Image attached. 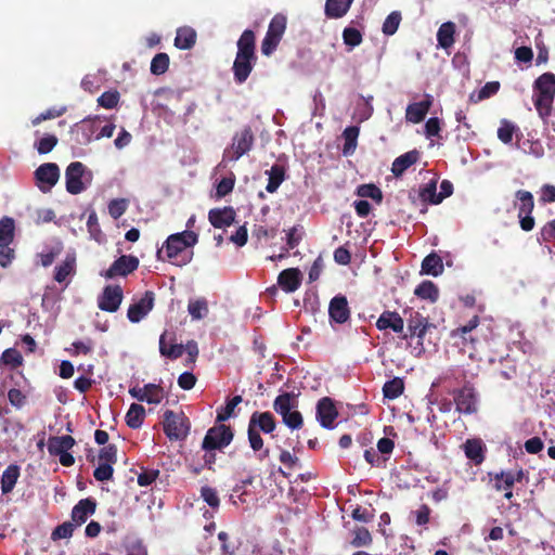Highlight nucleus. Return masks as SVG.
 I'll return each mask as SVG.
<instances>
[{"label": "nucleus", "instance_id": "bb28decb", "mask_svg": "<svg viewBox=\"0 0 555 555\" xmlns=\"http://www.w3.org/2000/svg\"><path fill=\"white\" fill-rule=\"evenodd\" d=\"M420 159V152L417 150L409 151L398 156L391 166V172L395 177H401L405 170L414 165Z\"/></svg>", "mask_w": 555, "mask_h": 555}, {"label": "nucleus", "instance_id": "7ed1b4c3", "mask_svg": "<svg viewBox=\"0 0 555 555\" xmlns=\"http://www.w3.org/2000/svg\"><path fill=\"white\" fill-rule=\"evenodd\" d=\"M276 428V421L271 412H254L248 422V442L250 448L257 452L263 448V439L260 431L263 434H272Z\"/></svg>", "mask_w": 555, "mask_h": 555}, {"label": "nucleus", "instance_id": "cd10ccee", "mask_svg": "<svg viewBox=\"0 0 555 555\" xmlns=\"http://www.w3.org/2000/svg\"><path fill=\"white\" fill-rule=\"evenodd\" d=\"M75 439L69 436H52L48 440V451L51 455L57 456L70 450L75 446Z\"/></svg>", "mask_w": 555, "mask_h": 555}, {"label": "nucleus", "instance_id": "ea45409f", "mask_svg": "<svg viewBox=\"0 0 555 555\" xmlns=\"http://www.w3.org/2000/svg\"><path fill=\"white\" fill-rule=\"evenodd\" d=\"M404 391V382L400 377L387 380L383 386V395L386 399L395 400Z\"/></svg>", "mask_w": 555, "mask_h": 555}, {"label": "nucleus", "instance_id": "dca6fc26", "mask_svg": "<svg viewBox=\"0 0 555 555\" xmlns=\"http://www.w3.org/2000/svg\"><path fill=\"white\" fill-rule=\"evenodd\" d=\"M154 293L152 291H146L138 301L130 305L127 311V318L129 321L138 323L145 318L154 307Z\"/></svg>", "mask_w": 555, "mask_h": 555}, {"label": "nucleus", "instance_id": "69168bd1", "mask_svg": "<svg viewBox=\"0 0 555 555\" xmlns=\"http://www.w3.org/2000/svg\"><path fill=\"white\" fill-rule=\"evenodd\" d=\"M430 514L431 508L427 504H422L418 509L412 512L417 526H426L430 521Z\"/></svg>", "mask_w": 555, "mask_h": 555}, {"label": "nucleus", "instance_id": "a878e982", "mask_svg": "<svg viewBox=\"0 0 555 555\" xmlns=\"http://www.w3.org/2000/svg\"><path fill=\"white\" fill-rule=\"evenodd\" d=\"M235 210L232 207L214 208L208 212V220L214 228L229 227L234 222Z\"/></svg>", "mask_w": 555, "mask_h": 555}, {"label": "nucleus", "instance_id": "473e14b6", "mask_svg": "<svg viewBox=\"0 0 555 555\" xmlns=\"http://www.w3.org/2000/svg\"><path fill=\"white\" fill-rule=\"evenodd\" d=\"M455 24L453 22L443 23L437 31V41L442 49H449L454 44Z\"/></svg>", "mask_w": 555, "mask_h": 555}, {"label": "nucleus", "instance_id": "4468645a", "mask_svg": "<svg viewBox=\"0 0 555 555\" xmlns=\"http://www.w3.org/2000/svg\"><path fill=\"white\" fill-rule=\"evenodd\" d=\"M35 179L42 192H49L60 179V168L55 163H46L35 170Z\"/></svg>", "mask_w": 555, "mask_h": 555}, {"label": "nucleus", "instance_id": "1a4fd4ad", "mask_svg": "<svg viewBox=\"0 0 555 555\" xmlns=\"http://www.w3.org/2000/svg\"><path fill=\"white\" fill-rule=\"evenodd\" d=\"M66 191L69 194L77 195L87 188L85 181L90 183L92 172L80 162L70 163L65 170Z\"/></svg>", "mask_w": 555, "mask_h": 555}, {"label": "nucleus", "instance_id": "f704fd0d", "mask_svg": "<svg viewBox=\"0 0 555 555\" xmlns=\"http://www.w3.org/2000/svg\"><path fill=\"white\" fill-rule=\"evenodd\" d=\"M443 272L442 259L439 255L431 253L422 262V273L438 276Z\"/></svg>", "mask_w": 555, "mask_h": 555}, {"label": "nucleus", "instance_id": "8fccbe9b", "mask_svg": "<svg viewBox=\"0 0 555 555\" xmlns=\"http://www.w3.org/2000/svg\"><path fill=\"white\" fill-rule=\"evenodd\" d=\"M401 20V13L399 11H392L383 23V34L386 36L395 35L399 28Z\"/></svg>", "mask_w": 555, "mask_h": 555}, {"label": "nucleus", "instance_id": "9d476101", "mask_svg": "<svg viewBox=\"0 0 555 555\" xmlns=\"http://www.w3.org/2000/svg\"><path fill=\"white\" fill-rule=\"evenodd\" d=\"M488 477L492 482V488L498 491H505L513 489L516 483H528L529 476L528 472L521 467L517 469L489 472Z\"/></svg>", "mask_w": 555, "mask_h": 555}, {"label": "nucleus", "instance_id": "09e8293b", "mask_svg": "<svg viewBox=\"0 0 555 555\" xmlns=\"http://www.w3.org/2000/svg\"><path fill=\"white\" fill-rule=\"evenodd\" d=\"M357 195L363 198H372L377 204L383 201V193L378 186L373 183L361 184L357 188Z\"/></svg>", "mask_w": 555, "mask_h": 555}, {"label": "nucleus", "instance_id": "f8f14e48", "mask_svg": "<svg viewBox=\"0 0 555 555\" xmlns=\"http://www.w3.org/2000/svg\"><path fill=\"white\" fill-rule=\"evenodd\" d=\"M455 409L459 413L472 415L478 411V393L474 385L469 382L463 387L452 391Z\"/></svg>", "mask_w": 555, "mask_h": 555}, {"label": "nucleus", "instance_id": "de8ad7c7", "mask_svg": "<svg viewBox=\"0 0 555 555\" xmlns=\"http://www.w3.org/2000/svg\"><path fill=\"white\" fill-rule=\"evenodd\" d=\"M170 59L169 55L165 52L157 53L151 62V73L153 75L159 76L165 74L169 68Z\"/></svg>", "mask_w": 555, "mask_h": 555}, {"label": "nucleus", "instance_id": "052dcab7", "mask_svg": "<svg viewBox=\"0 0 555 555\" xmlns=\"http://www.w3.org/2000/svg\"><path fill=\"white\" fill-rule=\"evenodd\" d=\"M99 461L115 464L117 462V447L115 444L104 446L99 452Z\"/></svg>", "mask_w": 555, "mask_h": 555}, {"label": "nucleus", "instance_id": "f257e3e1", "mask_svg": "<svg viewBox=\"0 0 555 555\" xmlns=\"http://www.w3.org/2000/svg\"><path fill=\"white\" fill-rule=\"evenodd\" d=\"M237 52L232 65L235 83L243 85L251 74L256 63V35L251 29H245L237 40Z\"/></svg>", "mask_w": 555, "mask_h": 555}, {"label": "nucleus", "instance_id": "39448f33", "mask_svg": "<svg viewBox=\"0 0 555 555\" xmlns=\"http://www.w3.org/2000/svg\"><path fill=\"white\" fill-rule=\"evenodd\" d=\"M533 103L538 112L542 115L543 109L548 114L555 98V74L547 72L539 76L533 85Z\"/></svg>", "mask_w": 555, "mask_h": 555}, {"label": "nucleus", "instance_id": "4be33fe9", "mask_svg": "<svg viewBox=\"0 0 555 555\" xmlns=\"http://www.w3.org/2000/svg\"><path fill=\"white\" fill-rule=\"evenodd\" d=\"M96 509V501L92 498L81 499L72 509V520L76 526L85 524Z\"/></svg>", "mask_w": 555, "mask_h": 555}, {"label": "nucleus", "instance_id": "a19ab883", "mask_svg": "<svg viewBox=\"0 0 555 555\" xmlns=\"http://www.w3.org/2000/svg\"><path fill=\"white\" fill-rule=\"evenodd\" d=\"M76 259L74 256H67L66 259L55 267L54 280L57 283H63L69 275L74 274Z\"/></svg>", "mask_w": 555, "mask_h": 555}, {"label": "nucleus", "instance_id": "ddd939ff", "mask_svg": "<svg viewBox=\"0 0 555 555\" xmlns=\"http://www.w3.org/2000/svg\"><path fill=\"white\" fill-rule=\"evenodd\" d=\"M139 259L132 255H122L117 258L102 275L112 280L117 276H127L139 268Z\"/></svg>", "mask_w": 555, "mask_h": 555}, {"label": "nucleus", "instance_id": "c9c22d12", "mask_svg": "<svg viewBox=\"0 0 555 555\" xmlns=\"http://www.w3.org/2000/svg\"><path fill=\"white\" fill-rule=\"evenodd\" d=\"M145 418V409L143 405L132 403L126 414V424L132 429H138L142 426Z\"/></svg>", "mask_w": 555, "mask_h": 555}, {"label": "nucleus", "instance_id": "774afa93", "mask_svg": "<svg viewBox=\"0 0 555 555\" xmlns=\"http://www.w3.org/2000/svg\"><path fill=\"white\" fill-rule=\"evenodd\" d=\"M234 183H235L234 178H229V177L222 178L217 184L216 196L218 198H221V197H224L225 195H228L229 193H231L234 188Z\"/></svg>", "mask_w": 555, "mask_h": 555}, {"label": "nucleus", "instance_id": "7c9ffc66", "mask_svg": "<svg viewBox=\"0 0 555 555\" xmlns=\"http://www.w3.org/2000/svg\"><path fill=\"white\" fill-rule=\"evenodd\" d=\"M196 37V31L192 27H180L177 29L175 46L180 50H189L194 47Z\"/></svg>", "mask_w": 555, "mask_h": 555}, {"label": "nucleus", "instance_id": "6e6552de", "mask_svg": "<svg viewBox=\"0 0 555 555\" xmlns=\"http://www.w3.org/2000/svg\"><path fill=\"white\" fill-rule=\"evenodd\" d=\"M254 143V132L249 126H245L234 133L232 143L225 149L223 157L229 162H236L253 149Z\"/></svg>", "mask_w": 555, "mask_h": 555}, {"label": "nucleus", "instance_id": "338daca9", "mask_svg": "<svg viewBox=\"0 0 555 555\" xmlns=\"http://www.w3.org/2000/svg\"><path fill=\"white\" fill-rule=\"evenodd\" d=\"M158 469L142 468V472L138 475V485L141 487H147L152 485L158 478Z\"/></svg>", "mask_w": 555, "mask_h": 555}, {"label": "nucleus", "instance_id": "58836bf2", "mask_svg": "<svg viewBox=\"0 0 555 555\" xmlns=\"http://www.w3.org/2000/svg\"><path fill=\"white\" fill-rule=\"evenodd\" d=\"M267 175L269 179L266 190L269 193H274L285 180V169L283 166L275 164L267 171Z\"/></svg>", "mask_w": 555, "mask_h": 555}, {"label": "nucleus", "instance_id": "79ce46f5", "mask_svg": "<svg viewBox=\"0 0 555 555\" xmlns=\"http://www.w3.org/2000/svg\"><path fill=\"white\" fill-rule=\"evenodd\" d=\"M360 133V129L357 126H349L347 127L344 132L343 137L345 140L343 153L344 155L348 156L351 155L356 147H357V140Z\"/></svg>", "mask_w": 555, "mask_h": 555}, {"label": "nucleus", "instance_id": "393cba45", "mask_svg": "<svg viewBox=\"0 0 555 555\" xmlns=\"http://www.w3.org/2000/svg\"><path fill=\"white\" fill-rule=\"evenodd\" d=\"M168 335H169V333L167 331H165L159 337V353L163 357H166L171 360H176V359L182 357V354L184 353V345L175 344L176 337H175V334L171 333L170 337H169L170 345L168 346L166 343Z\"/></svg>", "mask_w": 555, "mask_h": 555}, {"label": "nucleus", "instance_id": "0e129e2a", "mask_svg": "<svg viewBox=\"0 0 555 555\" xmlns=\"http://www.w3.org/2000/svg\"><path fill=\"white\" fill-rule=\"evenodd\" d=\"M113 474L114 468L109 463H100V465L93 472V476L98 481H107L112 479Z\"/></svg>", "mask_w": 555, "mask_h": 555}, {"label": "nucleus", "instance_id": "49530a36", "mask_svg": "<svg viewBox=\"0 0 555 555\" xmlns=\"http://www.w3.org/2000/svg\"><path fill=\"white\" fill-rule=\"evenodd\" d=\"M373 542L370 531L364 527H356L352 530V540L350 544L353 547L370 546Z\"/></svg>", "mask_w": 555, "mask_h": 555}, {"label": "nucleus", "instance_id": "5701e85b", "mask_svg": "<svg viewBox=\"0 0 555 555\" xmlns=\"http://www.w3.org/2000/svg\"><path fill=\"white\" fill-rule=\"evenodd\" d=\"M278 284L286 293H294L301 285V273L297 268H288L280 272Z\"/></svg>", "mask_w": 555, "mask_h": 555}, {"label": "nucleus", "instance_id": "f3484780", "mask_svg": "<svg viewBox=\"0 0 555 555\" xmlns=\"http://www.w3.org/2000/svg\"><path fill=\"white\" fill-rule=\"evenodd\" d=\"M337 416L338 411L334 404L333 399L330 397H323L318 401L317 420L320 422L322 427L332 429Z\"/></svg>", "mask_w": 555, "mask_h": 555}, {"label": "nucleus", "instance_id": "bf43d9fd", "mask_svg": "<svg viewBox=\"0 0 555 555\" xmlns=\"http://www.w3.org/2000/svg\"><path fill=\"white\" fill-rule=\"evenodd\" d=\"M515 132V126L511 121L503 119L501 126L498 129V138L505 144L511 143L513 134Z\"/></svg>", "mask_w": 555, "mask_h": 555}, {"label": "nucleus", "instance_id": "4c0bfd02", "mask_svg": "<svg viewBox=\"0 0 555 555\" xmlns=\"http://www.w3.org/2000/svg\"><path fill=\"white\" fill-rule=\"evenodd\" d=\"M188 312L192 320H202L208 315L209 307L206 298L201 297L196 299H190L188 304Z\"/></svg>", "mask_w": 555, "mask_h": 555}, {"label": "nucleus", "instance_id": "aec40b11", "mask_svg": "<svg viewBox=\"0 0 555 555\" xmlns=\"http://www.w3.org/2000/svg\"><path fill=\"white\" fill-rule=\"evenodd\" d=\"M433 102V96L430 94H425L422 101L409 104L405 109L406 121L412 124H420L423 121L429 112Z\"/></svg>", "mask_w": 555, "mask_h": 555}, {"label": "nucleus", "instance_id": "72a5a7b5", "mask_svg": "<svg viewBox=\"0 0 555 555\" xmlns=\"http://www.w3.org/2000/svg\"><path fill=\"white\" fill-rule=\"evenodd\" d=\"M479 324L478 315L473 317L465 325L456 328L452 332V336H460L463 339V344L469 341L472 344V349L476 350V338H474L470 333L475 330Z\"/></svg>", "mask_w": 555, "mask_h": 555}, {"label": "nucleus", "instance_id": "13d9d810", "mask_svg": "<svg viewBox=\"0 0 555 555\" xmlns=\"http://www.w3.org/2000/svg\"><path fill=\"white\" fill-rule=\"evenodd\" d=\"M343 39L346 46L354 48L362 42V34L353 27H346L343 31Z\"/></svg>", "mask_w": 555, "mask_h": 555}, {"label": "nucleus", "instance_id": "a18cd8bd", "mask_svg": "<svg viewBox=\"0 0 555 555\" xmlns=\"http://www.w3.org/2000/svg\"><path fill=\"white\" fill-rule=\"evenodd\" d=\"M516 198L519 201L518 205V214L519 215H531L534 208V199L533 195L529 191L519 190L515 194Z\"/></svg>", "mask_w": 555, "mask_h": 555}, {"label": "nucleus", "instance_id": "3c124183", "mask_svg": "<svg viewBox=\"0 0 555 555\" xmlns=\"http://www.w3.org/2000/svg\"><path fill=\"white\" fill-rule=\"evenodd\" d=\"M145 402L150 404H158L164 398V389L160 385L146 384L145 385Z\"/></svg>", "mask_w": 555, "mask_h": 555}, {"label": "nucleus", "instance_id": "4d7b16f0", "mask_svg": "<svg viewBox=\"0 0 555 555\" xmlns=\"http://www.w3.org/2000/svg\"><path fill=\"white\" fill-rule=\"evenodd\" d=\"M128 208V201L126 198L112 199L108 203V214L113 219L120 218Z\"/></svg>", "mask_w": 555, "mask_h": 555}, {"label": "nucleus", "instance_id": "a211bd4d", "mask_svg": "<svg viewBox=\"0 0 555 555\" xmlns=\"http://www.w3.org/2000/svg\"><path fill=\"white\" fill-rule=\"evenodd\" d=\"M328 317L332 322L337 324L346 323L350 319V308L345 295L338 294L331 299Z\"/></svg>", "mask_w": 555, "mask_h": 555}, {"label": "nucleus", "instance_id": "b1692460", "mask_svg": "<svg viewBox=\"0 0 555 555\" xmlns=\"http://www.w3.org/2000/svg\"><path fill=\"white\" fill-rule=\"evenodd\" d=\"M98 130L96 121L93 119H83L76 125L73 133L75 135V142L79 145L89 144L94 138V133Z\"/></svg>", "mask_w": 555, "mask_h": 555}, {"label": "nucleus", "instance_id": "2f4dec72", "mask_svg": "<svg viewBox=\"0 0 555 555\" xmlns=\"http://www.w3.org/2000/svg\"><path fill=\"white\" fill-rule=\"evenodd\" d=\"M464 452L467 459L479 465L485 461L483 446L479 439H468L464 443Z\"/></svg>", "mask_w": 555, "mask_h": 555}, {"label": "nucleus", "instance_id": "c85d7f7f", "mask_svg": "<svg viewBox=\"0 0 555 555\" xmlns=\"http://www.w3.org/2000/svg\"><path fill=\"white\" fill-rule=\"evenodd\" d=\"M353 0H326L325 7H324V13L327 18H341L344 17Z\"/></svg>", "mask_w": 555, "mask_h": 555}, {"label": "nucleus", "instance_id": "2eb2a0df", "mask_svg": "<svg viewBox=\"0 0 555 555\" xmlns=\"http://www.w3.org/2000/svg\"><path fill=\"white\" fill-rule=\"evenodd\" d=\"M122 288L119 285H107L98 299V307L102 311L116 312L122 301Z\"/></svg>", "mask_w": 555, "mask_h": 555}, {"label": "nucleus", "instance_id": "e433bc0d", "mask_svg": "<svg viewBox=\"0 0 555 555\" xmlns=\"http://www.w3.org/2000/svg\"><path fill=\"white\" fill-rule=\"evenodd\" d=\"M416 297L436 302L439 298V289L431 281H423L414 291Z\"/></svg>", "mask_w": 555, "mask_h": 555}, {"label": "nucleus", "instance_id": "603ef678", "mask_svg": "<svg viewBox=\"0 0 555 555\" xmlns=\"http://www.w3.org/2000/svg\"><path fill=\"white\" fill-rule=\"evenodd\" d=\"M76 527L77 526L74 521H65L54 528V530L51 533V539L55 541L60 539L70 538Z\"/></svg>", "mask_w": 555, "mask_h": 555}, {"label": "nucleus", "instance_id": "20e7f679", "mask_svg": "<svg viewBox=\"0 0 555 555\" xmlns=\"http://www.w3.org/2000/svg\"><path fill=\"white\" fill-rule=\"evenodd\" d=\"M296 409L297 401L292 392H283L273 401V410L281 415L283 423L292 430L300 429L304 425V417Z\"/></svg>", "mask_w": 555, "mask_h": 555}, {"label": "nucleus", "instance_id": "e2e57ef3", "mask_svg": "<svg viewBox=\"0 0 555 555\" xmlns=\"http://www.w3.org/2000/svg\"><path fill=\"white\" fill-rule=\"evenodd\" d=\"M201 496L211 508L219 507L220 500L216 489L209 486H204L201 489Z\"/></svg>", "mask_w": 555, "mask_h": 555}, {"label": "nucleus", "instance_id": "680f3d73", "mask_svg": "<svg viewBox=\"0 0 555 555\" xmlns=\"http://www.w3.org/2000/svg\"><path fill=\"white\" fill-rule=\"evenodd\" d=\"M65 112H66V107L65 106H62L60 108H56V107L49 108L46 112H42L41 114H39L37 117H35L31 120V124L34 126H37V125H39L40 122H42L44 120L60 117L63 114H65Z\"/></svg>", "mask_w": 555, "mask_h": 555}, {"label": "nucleus", "instance_id": "6ab92c4d", "mask_svg": "<svg viewBox=\"0 0 555 555\" xmlns=\"http://www.w3.org/2000/svg\"><path fill=\"white\" fill-rule=\"evenodd\" d=\"M428 326V320L420 312H415L408 320L406 331L403 330L400 338L403 340L413 339L414 337L423 339Z\"/></svg>", "mask_w": 555, "mask_h": 555}, {"label": "nucleus", "instance_id": "423d86ee", "mask_svg": "<svg viewBox=\"0 0 555 555\" xmlns=\"http://www.w3.org/2000/svg\"><path fill=\"white\" fill-rule=\"evenodd\" d=\"M163 428L169 440L180 441L188 437L191 423L183 412L167 410L164 413Z\"/></svg>", "mask_w": 555, "mask_h": 555}, {"label": "nucleus", "instance_id": "5fc2aeb1", "mask_svg": "<svg viewBox=\"0 0 555 555\" xmlns=\"http://www.w3.org/2000/svg\"><path fill=\"white\" fill-rule=\"evenodd\" d=\"M119 98V93L116 90L105 91L98 99V103L106 109H112L117 106Z\"/></svg>", "mask_w": 555, "mask_h": 555}, {"label": "nucleus", "instance_id": "864d4df0", "mask_svg": "<svg viewBox=\"0 0 555 555\" xmlns=\"http://www.w3.org/2000/svg\"><path fill=\"white\" fill-rule=\"evenodd\" d=\"M0 362L5 365H11L13 369L22 365L23 357L21 352L14 348H9L3 351Z\"/></svg>", "mask_w": 555, "mask_h": 555}, {"label": "nucleus", "instance_id": "412c9836", "mask_svg": "<svg viewBox=\"0 0 555 555\" xmlns=\"http://www.w3.org/2000/svg\"><path fill=\"white\" fill-rule=\"evenodd\" d=\"M375 325L379 331L391 330L401 336L404 328V321L397 311L385 310L377 319Z\"/></svg>", "mask_w": 555, "mask_h": 555}, {"label": "nucleus", "instance_id": "c03bdc74", "mask_svg": "<svg viewBox=\"0 0 555 555\" xmlns=\"http://www.w3.org/2000/svg\"><path fill=\"white\" fill-rule=\"evenodd\" d=\"M15 224L11 217L0 219V244L10 245L14 238Z\"/></svg>", "mask_w": 555, "mask_h": 555}, {"label": "nucleus", "instance_id": "0eeeda50", "mask_svg": "<svg viewBox=\"0 0 555 555\" xmlns=\"http://www.w3.org/2000/svg\"><path fill=\"white\" fill-rule=\"evenodd\" d=\"M287 18L284 14H275L268 26L264 38L261 41V53L270 56L280 44L286 30Z\"/></svg>", "mask_w": 555, "mask_h": 555}, {"label": "nucleus", "instance_id": "6e6d98bb", "mask_svg": "<svg viewBox=\"0 0 555 555\" xmlns=\"http://www.w3.org/2000/svg\"><path fill=\"white\" fill-rule=\"evenodd\" d=\"M57 142L59 140L54 134H47L38 140L35 146L39 154H48L56 146Z\"/></svg>", "mask_w": 555, "mask_h": 555}, {"label": "nucleus", "instance_id": "f03ea898", "mask_svg": "<svg viewBox=\"0 0 555 555\" xmlns=\"http://www.w3.org/2000/svg\"><path fill=\"white\" fill-rule=\"evenodd\" d=\"M198 242V235L193 231H183L171 234L165 242V253L172 264L182 267L188 264L193 257V251L188 248Z\"/></svg>", "mask_w": 555, "mask_h": 555}, {"label": "nucleus", "instance_id": "37998d69", "mask_svg": "<svg viewBox=\"0 0 555 555\" xmlns=\"http://www.w3.org/2000/svg\"><path fill=\"white\" fill-rule=\"evenodd\" d=\"M243 401L242 396L237 395L227 401L224 406L217 410L216 423H223L234 415L235 408Z\"/></svg>", "mask_w": 555, "mask_h": 555}, {"label": "nucleus", "instance_id": "9b49d317", "mask_svg": "<svg viewBox=\"0 0 555 555\" xmlns=\"http://www.w3.org/2000/svg\"><path fill=\"white\" fill-rule=\"evenodd\" d=\"M233 438L234 431L231 426L216 423L207 430L202 442V449L222 450L232 442Z\"/></svg>", "mask_w": 555, "mask_h": 555}, {"label": "nucleus", "instance_id": "c756f323", "mask_svg": "<svg viewBox=\"0 0 555 555\" xmlns=\"http://www.w3.org/2000/svg\"><path fill=\"white\" fill-rule=\"evenodd\" d=\"M20 475L21 468L16 464H11L3 470L0 482L2 494H9L13 491Z\"/></svg>", "mask_w": 555, "mask_h": 555}]
</instances>
